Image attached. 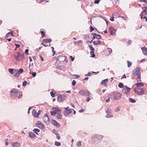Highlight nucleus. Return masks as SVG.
Returning <instances> with one entry per match:
<instances>
[{
	"label": "nucleus",
	"instance_id": "49",
	"mask_svg": "<svg viewBox=\"0 0 147 147\" xmlns=\"http://www.w3.org/2000/svg\"><path fill=\"white\" fill-rule=\"evenodd\" d=\"M36 72H32V75L33 77H35L36 75Z\"/></svg>",
	"mask_w": 147,
	"mask_h": 147
},
{
	"label": "nucleus",
	"instance_id": "18",
	"mask_svg": "<svg viewBox=\"0 0 147 147\" xmlns=\"http://www.w3.org/2000/svg\"><path fill=\"white\" fill-rule=\"evenodd\" d=\"M29 137L32 138H34L36 137L35 134L32 132L29 133Z\"/></svg>",
	"mask_w": 147,
	"mask_h": 147
},
{
	"label": "nucleus",
	"instance_id": "48",
	"mask_svg": "<svg viewBox=\"0 0 147 147\" xmlns=\"http://www.w3.org/2000/svg\"><path fill=\"white\" fill-rule=\"evenodd\" d=\"M140 2L143 1L144 3H147V0H139Z\"/></svg>",
	"mask_w": 147,
	"mask_h": 147
},
{
	"label": "nucleus",
	"instance_id": "30",
	"mask_svg": "<svg viewBox=\"0 0 147 147\" xmlns=\"http://www.w3.org/2000/svg\"><path fill=\"white\" fill-rule=\"evenodd\" d=\"M119 87L121 88H123L124 86L123 84L122 83H120L118 85Z\"/></svg>",
	"mask_w": 147,
	"mask_h": 147
},
{
	"label": "nucleus",
	"instance_id": "1",
	"mask_svg": "<svg viewBox=\"0 0 147 147\" xmlns=\"http://www.w3.org/2000/svg\"><path fill=\"white\" fill-rule=\"evenodd\" d=\"M52 111H50L51 115H55V116L59 119H61L62 117L61 110L57 108H53Z\"/></svg>",
	"mask_w": 147,
	"mask_h": 147
},
{
	"label": "nucleus",
	"instance_id": "58",
	"mask_svg": "<svg viewBox=\"0 0 147 147\" xmlns=\"http://www.w3.org/2000/svg\"><path fill=\"white\" fill-rule=\"evenodd\" d=\"M123 78H126V76H125V74H124L123 75V76L122 77L121 79H123Z\"/></svg>",
	"mask_w": 147,
	"mask_h": 147
},
{
	"label": "nucleus",
	"instance_id": "29",
	"mask_svg": "<svg viewBox=\"0 0 147 147\" xmlns=\"http://www.w3.org/2000/svg\"><path fill=\"white\" fill-rule=\"evenodd\" d=\"M127 64H127V67H130L132 65V63L128 61H127Z\"/></svg>",
	"mask_w": 147,
	"mask_h": 147
},
{
	"label": "nucleus",
	"instance_id": "54",
	"mask_svg": "<svg viewBox=\"0 0 147 147\" xmlns=\"http://www.w3.org/2000/svg\"><path fill=\"white\" fill-rule=\"evenodd\" d=\"M90 100V98L89 97H88L86 98V101L87 102H88Z\"/></svg>",
	"mask_w": 147,
	"mask_h": 147
},
{
	"label": "nucleus",
	"instance_id": "20",
	"mask_svg": "<svg viewBox=\"0 0 147 147\" xmlns=\"http://www.w3.org/2000/svg\"><path fill=\"white\" fill-rule=\"evenodd\" d=\"M20 143L18 142L12 143V145L13 147H20Z\"/></svg>",
	"mask_w": 147,
	"mask_h": 147
},
{
	"label": "nucleus",
	"instance_id": "22",
	"mask_svg": "<svg viewBox=\"0 0 147 147\" xmlns=\"http://www.w3.org/2000/svg\"><path fill=\"white\" fill-rule=\"evenodd\" d=\"M91 35H95L96 36V38L98 39H100L101 38V36L99 34H96L95 33H92L91 34Z\"/></svg>",
	"mask_w": 147,
	"mask_h": 147
},
{
	"label": "nucleus",
	"instance_id": "40",
	"mask_svg": "<svg viewBox=\"0 0 147 147\" xmlns=\"http://www.w3.org/2000/svg\"><path fill=\"white\" fill-rule=\"evenodd\" d=\"M90 54L91 55H92V57H94L95 56V55L94 54V51H90Z\"/></svg>",
	"mask_w": 147,
	"mask_h": 147
},
{
	"label": "nucleus",
	"instance_id": "27",
	"mask_svg": "<svg viewBox=\"0 0 147 147\" xmlns=\"http://www.w3.org/2000/svg\"><path fill=\"white\" fill-rule=\"evenodd\" d=\"M33 131L36 134H38L36 132H39L40 131V130L37 128H35L34 129Z\"/></svg>",
	"mask_w": 147,
	"mask_h": 147
},
{
	"label": "nucleus",
	"instance_id": "5",
	"mask_svg": "<svg viewBox=\"0 0 147 147\" xmlns=\"http://www.w3.org/2000/svg\"><path fill=\"white\" fill-rule=\"evenodd\" d=\"M11 94L10 96L11 97H16L19 96V98L22 96V94H20L19 92L18 91V90L15 88L12 89L11 90Z\"/></svg>",
	"mask_w": 147,
	"mask_h": 147
},
{
	"label": "nucleus",
	"instance_id": "8",
	"mask_svg": "<svg viewBox=\"0 0 147 147\" xmlns=\"http://www.w3.org/2000/svg\"><path fill=\"white\" fill-rule=\"evenodd\" d=\"M131 89L126 86H124L122 89V92L124 94L127 95L130 92Z\"/></svg>",
	"mask_w": 147,
	"mask_h": 147
},
{
	"label": "nucleus",
	"instance_id": "46",
	"mask_svg": "<svg viewBox=\"0 0 147 147\" xmlns=\"http://www.w3.org/2000/svg\"><path fill=\"white\" fill-rule=\"evenodd\" d=\"M132 42V41L131 40H129L127 42V43L128 45H130Z\"/></svg>",
	"mask_w": 147,
	"mask_h": 147
},
{
	"label": "nucleus",
	"instance_id": "34",
	"mask_svg": "<svg viewBox=\"0 0 147 147\" xmlns=\"http://www.w3.org/2000/svg\"><path fill=\"white\" fill-rule=\"evenodd\" d=\"M100 135H95V138L94 140H98V139H99V137H100Z\"/></svg>",
	"mask_w": 147,
	"mask_h": 147
},
{
	"label": "nucleus",
	"instance_id": "28",
	"mask_svg": "<svg viewBox=\"0 0 147 147\" xmlns=\"http://www.w3.org/2000/svg\"><path fill=\"white\" fill-rule=\"evenodd\" d=\"M40 32L41 33V35L42 36V38H43L45 36V33L42 30H41Z\"/></svg>",
	"mask_w": 147,
	"mask_h": 147
},
{
	"label": "nucleus",
	"instance_id": "16",
	"mask_svg": "<svg viewBox=\"0 0 147 147\" xmlns=\"http://www.w3.org/2000/svg\"><path fill=\"white\" fill-rule=\"evenodd\" d=\"M141 49L144 54L147 55V48L146 47L141 48Z\"/></svg>",
	"mask_w": 147,
	"mask_h": 147
},
{
	"label": "nucleus",
	"instance_id": "23",
	"mask_svg": "<svg viewBox=\"0 0 147 147\" xmlns=\"http://www.w3.org/2000/svg\"><path fill=\"white\" fill-rule=\"evenodd\" d=\"M136 85L137 86V88H141V87L144 86V84L142 83H137Z\"/></svg>",
	"mask_w": 147,
	"mask_h": 147
},
{
	"label": "nucleus",
	"instance_id": "62",
	"mask_svg": "<svg viewBox=\"0 0 147 147\" xmlns=\"http://www.w3.org/2000/svg\"><path fill=\"white\" fill-rule=\"evenodd\" d=\"M84 111V110L82 109L81 110H80L79 111V112L80 113H82V112H83Z\"/></svg>",
	"mask_w": 147,
	"mask_h": 147
},
{
	"label": "nucleus",
	"instance_id": "61",
	"mask_svg": "<svg viewBox=\"0 0 147 147\" xmlns=\"http://www.w3.org/2000/svg\"><path fill=\"white\" fill-rule=\"evenodd\" d=\"M31 108V107H30L29 108L28 111V114L30 112V110Z\"/></svg>",
	"mask_w": 147,
	"mask_h": 147
},
{
	"label": "nucleus",
	"instance_id": "26",
	"mask_svg": "<svg viewBox=\"0 0 147 147\" xmlns=\"http://www.w3.org/2000/svg\"><path fill=\"white\" fill-rule=\"evenodd\" d=\"M101 43V41L99 40H98L97 41H94L93 42V44L95 45H98L99 44H100V43Z\"/></svg>",
	"mask_w": 147,
	"mask_h": 147
},
{
	"label": "nucleus",
	"instance_id": "24",
	"mask_svg": "<svg viewBox=\"0 0 147 147\" xmlns=\"http://www.w3.org/2000/svg\"><path fill=\"white\" fill-rule=\"evenodd\" d=\"M57 98L58 101L59 102H61L63 100L62 99V96L61 95L58 96Z\"/></svg>",
	"mask_w": 147,
	"mask_h": 147
},
{
	"label": "nucleus",
	"instance_id": "39",
	"mask_svg": "<svg viewBox=\"0 0 147 147\" xmlns=\"http://www.w3.org/2000/svg\"><path fill=\"white\" fill-rule=\"evenodd\" d=\"M40 114V110H39L38 111V112L37 113L36 115V118H38L39 117V115Z\"/></svg>",
	"mask_w": 147,
	"mask_h": 147
},
{
	"label": "nucleus",
	"instance_id": "11",
	"mask_svg": "<svg viewBox=\"0 0 147 147\" xmlns=\"http://www.w3.org/2000/svg\"><path fill=\"white\" fill-rule=\"evenodd\" d=\"M36 125L37 127L41 129H43L45 128L44 125L39 121H37Z\"/></svg>",
	"mask_w": 147,
	"mask_h": 147
},
{
	"label": "nucleus",
	"instance_id": "59",
	"mask_svg": "<svg viewBox=\"0 0 147 147\" xmlns=\"http://www.w3.org/2000/svg\"><path fill=\"white\" fill-rule=\"evenodd\" d=\"M110 20L113 21L114 20V17H111L110 18Z\"/></svg>",
	"mask_w": 147,
	"mask_h": 147
},
{
	"label": "nucleus",
	"instance_id": "7",
	"mask_svg": "<svg viewBox=\"0 0 147 147\" xmlns=\"http://www.w3.org/2000/svg\"><path fill=\"white\" fill-rule=\"evenodd\" d=\"M79 93L83 96H89L90 93L89 91L87 90L83 89L79 91Z\"/></svg>",
	"mask_w": 147,
	"mask_h": 147
},
{
	"label": "nucleus",
	"instance_id": "19",
	"mask_svg": "<svg viewBox=\"0 0 147 147\" xmlns=\"http://www.w3.org/2000/svg\"><path fill=\"white\" fill-rule=\"evenodd\" d=\"M20 74L17 70H15L13 73V76L17 77H19L20 76Z\"/></svg>",
	"mask_w": 147,
	"mask_h": 147
},
{
	"label": "nucleus",
	"instance_id": "55",
	"mask_svg": "<svg viewBox=\"0 0 147 147\" xmlns=\"http://www.w3.org/2000/svg\"><path fill=\"white\" fill-rule=\"evenodd\" d=\"M141 13H143V14L147 13L146 12V10H144V11H142Z\"/></svg>",
	"mask_w": 147,
	"mask_h": 147
},
{
	"label": "nucleus",
	"instance_id": "50",
	"mask_svg": "<svg viewBox=\"0 0 147 147\" xmlns=\"http://www.w3.org/2000/svg\"><path fill=\"white\" fill-rule=\"evenodd\" d=\"M119 17L122 18L124 20H126L127 19V17H123V16H120Z\"/></svg>",
	"mask_w": 147,
	"mask_h": 147
},
{
	"label": "nucleus",
	"instance_id": "36",
	"mask_svg": "<svg viewBox=\"0 0 147 147\" xmlns=\"http://www.w3.org/2000/svg\"><path fill=\"white\" fill-rule=\"evenodd\" d=\"M50 94L51 96L53 97L55 96V94L53 91L51 92Z\"/></svg>",
	"mask_w": 147,
	"mask_h": 147
},
{
	"label": "nucleus",
	"instance_id": "6",
	"mask_svg": "<svg viewBox=\"0 0 147 147\" xmlns=\"http://www.w3.org/2000/svg\"><path fill=\"white\" fill-rule=\"evenodd\" d=\"M134 90L139 95H142L144 93V90L142 88H135L134 89Z\"/></svg>",
	"mask_w": 147,
	"mask_h": 147
},
{
	"label": "nucleus",
	"instance_id": "13",
	"mask_svg": "<svg viewBox=\"0 0 147 147\" xmlns=\"http://www.w3.org/2000/svg\"><path fill=\"white\" fill-rule=\"evenodd\" d=\"M112 50L111 48H107L104 51L105 54L106 55H109L112 52Z\"/></svg>",
	"mask_w": 147,
	"mask_h": 147
},
{
	"label": "nucleus",
	"instance_id": "47",
	"mask_svg": "<svg viewBox=\"0 0 147 147\" xmlns=\"http://www.w3.org/2000/svg\"><path fill=\"white\" fill-rule=\"evenodd\" d=\"M92 75V74L90 72H89V73H88L87 74H86L85 76H91Z\"/></svg>",
	"mask_w": 147,
	"mask_h": 147
},
{
	"label": "nucleus",
	"instance_id": "31",
	"mask_svg": "<svg viewBox=\"0 0 147 147\" xmlns=\"http://www.w3.org/2000/svg\"><path fill=\"white\" fill-rule=\"evenodd\" d=\"M9 71L11 74H13V69L12 68H9Z\"/></svg>",
	"mask_w": 147,
	"mask_h": 147
},
{
	"label": "nucleus",
	"instance_id": "38",
	"mask_svg": "<svg viewBox=\"0 0 147 147\" xmlns=\"http://www.w3.org/2000/svg\"><path fill=\"white\" fill-rule=\"evenodd\" d=\"M129 101L131 102L134 103L136 102V100L132 98H129Z\"/></svg>",
	"mask_w": 147,
	"mask_h": 147
},
{
	"label": "nucleus",
	"instance_id": "4",
	"mask_svg": "<svg viewBox=\"0 0 147 147\" xmlns=\"http://www.w3.org/2000/svg\"><path fill=\"white\" fill-rule=\"evenodd\" d=\"M121 96L120 93L117 92H114L111 93L110 96V98L113 100H119Z\"/></svg>",
	"mask_w": 147,
	"mask_h": 147
},
{
	"label": "nucleus",
	"instance_id": "60",
	"mask_svg": "<svg viewBox=\"0 0 147 147\" xmlns=\"http://www.w3.org/2000/svg\"><path fill=\"white\" fill-rule=\"evenodd\" d=\"M44 43H45V42H42V43H41V44H42L45 47H47V46L46 45H45V44H44Z\"/></svg>",
	"mask_w": 147,
	"mask_h": 147
},
{
	"label": "nucleus",
	"instance_id": "44",
	"mask_svg": "<svg viewBox=\"0 0 147 147\" xmlns=\"http://www.w3.org/2000/svg\"><path fill=\"white\" fill-rule=\"evenodd\" d=\"M94 30V28L92 26H91L90 27V32H92Z\"/></svg>",
	"mask_w": 147,
	"mask_h": 147
},
{
	"label": "nucleus",
	"instance_id": "10",
	"mask_svg": "<svg viewBox=\"0 0 147 147\" xmlns=\"http://www.w3.org/2000/svg\"><path fill=\"white\" fill-rule=\"evenodd\" d=\"M107 113V118L111 117H113L111 110L110 108H108L106 111Z\"/></svg>",
	"mask_w": 147,
	"mask_h": 147
},
{
	"label": "nucleus",
	"instance_id": "57",
	"mask_svg": "<svg viewBox=\"0 0 147 147\" xmlns=\"http://www.w3.org/2000/svg\"><path fill=\"white\" fill-rule=\"evenodd\" d=\"M52 51L53 53V55L54 56L55 54V53H56L55 51H54V50H52Z\"/></svg>",
	"mask_w": 147,
	"mask_h": 147
},
{
	"label": "nucleus",
	"instance_id": "14",
	"mask_svg": "<svg viewBox=\"0 0 147 147\" xmlns=\"http://www.w3.org/2000/svg\"><path fill=\"white\" fill-rule=\"evenodd\" d=\"M109 30L110 33V34L112 35H115V34L116 30L112 27L109 28Z\"/></svg>",
	"mask_w": 147,
	"mask_h": 147
},
{
	"label": "nucleus",
	"instance_id": "12",
	"mask_svg": "<svg viewBox=\"0 0 147 147\" xmlns=\"http://www.w3.org/2000/svg\"><path fill=\"white\" fill-rule=\"evenodd\" d=\"M140 15L141 16V18L142 21H147V13H141Z\"/></svg>",
	"mask_w": 147,
	"mask_h": 147
},
{
	"label": "nucleus",
	"instance_id": "43",
	"mask_svg": "<svg viewBox=\"0 0 147 147\" xmlns=\"http://www.w3.org/2000/svg\"><path fill=\"white\" fill-rule=\"evenodd\" d=\"M23 71L24 70L22 68H20L19 70V73H22L23 72Z\"/></svg>",
	"mask_w": 147,
	"mask_h": 147
},
{
	"label": "nucleus",
	"instance_id": "63",
	"mask_svg": "<svg viewBox=\"0 0 147 147\" xmlns=\"http://www.w3.org/2000/svg\"><path fill=\"white\" fill-rule=\"evenodd\" d=\"M8 33L9 34H11V35H13V31L9 32H8Z\"/></svg>",
	"mask_w": 147,
	"mask_h": 147
},
{
	"label": "nucleus",
	"instance_id": "56",
	"mask_svg": "<svg viewBox=\"0 0 147 147\" xmlns=\"http://www.w3.org/2000/svg\"><path fill=\"white\" fill-rule=\"evenodd\" d=\"M28 49H26L25 51V53L28 54Z\"/></svg>",
	"mask_w": 147,
	"mask_h": 147
},
{
	"label": "nucleus",
	"instance_id": "53",
	"mask_svg": "<svg viewBox=\"0 0 147 147\" xmlns=\"http://www.w3.org/2000/svg\"><path fill=\"white\" fill-rule=\"evenodd\" d=\"M56 137L58 140H59L60 139V136H59L58 134L57 135Z\"/></svg>",
	"mask_w": 147,
	"mask_h": 147
},
{
	"label": "nucleus",
	"instance_id": "37",
	"mask_svg": "<svg viewBox=\"0 0 147 147\" xmlns=\"http://www.w3.org/2000/svg\"><path fill=\"white\" fill-rule=\"evenodd\" d=\"M81 145V141H79L77 143V146L78 147H80Z\"/></svg>",
	"mask_w": 147,
	"mask_h": 147
},
{
	"label": "nucleus",
	"instance_id": "51",
	"mask_svg": "<svg viewBox=\"0 0 147 147\" xmlns=\"http://www.w3.org/2000/svg\"><path fill=\"white\" fill-rule=\"evenodd\" d=\"M69 57L71 59V60L72 61H74V58L73 57H72V56H69Z\"/></svg>",
	"mask_w": 147,
	"mask_h": 147
},
{
	"label": "nucleus",
	"instance_id": "42",
	"mask_svg": "<svg viewBox=\"0 0 147 147\" xmlns=\"http://www.w3.org/2000/svg\"><path fill=\"white\" fill-rule=\"evenodd\" d=\"M76 82L75 80H73L72 82V84L73 86H75L76 84Z\"/></svg>",
	"mask_w": 147,
	"mask_h": 147
},
{
	"label": "nucleus",
	"instance_id": "9",
	"mask_svg": "<svg viewBox=\"0 0 147 147\" xmlns=\"http://www.w3.org/2000/svg\"><path fill=\"white\" fill-rule=\"evenodd\" d=\"M66 110L64 113V114L65 115H67L68 114H71L72 112V109H69V107L67 106L66 108H65Z\"/></svg>",
	"mask_w": 147,
	"mask_h": 147
},
{
	"label": "nucleus",
	"instance_id": "45",
	"mask_svg": "<svg viewBox=\"0 0 147 147\" xmlns=\"http://www.w3.org/2000/svg\"><path fill=\"white\" fill-rule=\"evenodd\" d=\"M100 0H96L94 1V3L95 4H97L99 3Z\"/></svg>",
	"mask_w": 147,
	"mask_h": 147
},
{
	"label": "nucleus",
	"instance_id": "21",
	"mask_svg": "<svg viewBox=\"0 0 147 147\" xmlns=\"http://www.w3.org/2000/svg\"><path fill=\"white\" fill-rule=\"evenodd\" d=\"M52 40L50 38L45 39L43 40L44 42L45 43L50 42Z\"/></svg>",
	"mask_w": 147,
	"mask_h": 147
},
{
	"label": "nucleus",
	"instance_id": "32",
	"mask_svg": "<svg viewBox=\"0 0 147 147\" xmlns=\"http://www.w3.org/2000/svg\"><path fill=\"white\" fill-rule=\"evenodd\" d=\"M55 145L57 146H60L61 145V144L59 142H58L55 141Z\"/></svg>",
	"mask_w": 147,
	"mask_h": 147
},
{
	"label": "nucleus",
	"instance_id": "41",
	"mask_svg": "<svg viewBox=\"0 0 147 147\" xmlns=\"http://www.w3.org/2000/svg\"><path fill=\"white\" fill-rule=\"evenodd\" d=\"M27 82L26 81H24L22 83V85L24 86H25L27 84Z\"/></svg>",
	"mask_w": 147,
	"mask_h": 147
},
{
	"label": "nucleus",
	"instance_id": "35",
	"mask_svg": "<svg viewBox=\"0 0 147 147\" xmlns=\"http://www.w3.org/2000/svg\"><path fill=\"white\" fill-rule=\"evenodd\" d=\"M91 45H90L89 46V47L90 48V49L91 51H94V48L93 47H92Z\"/></svg>",
	"mask_w": 147,
	"mask_h": 147
},
{
	"label": "nucleus",
	"instance_id": "17",
	"mask_svg": "<svg viewBox=\"0 0 147 147\" xmlns=\"http://www.w3.org/2000/svg\"><path fill=\"white\" fill-rule=\"evenodd\" d=\"M108 82V79H106L103 80L101 82V83L102 84H103L105 86H107V83Z\"/></svg>",
	"mask_w": 147,
	"mask_h": 147
},
{
	"label": "nucleus",
	"instance_id": "2",
	"mask_svg": "<svg viewBox=\"0 0 147 147\" xmlns=\"http://www.w3.org/2000/svg\"><path fill=\"white\" fill-rule=\"evenodd\" d=\"M14 57L16 61L21 62L23 61L24 59V54L18 52H16L14 54Z\"/></svg>",
	"mask_w": 147,
	"mask_h": 147
},
{
	"label": "nucleus",
	"instance_id": "15",
	"mask_svg": "<svg viewBox=\"0 0 147 147\" xmlns=\"http://www.w3.org/2000/svg\"><path fill=\"white\" fill-rule=\"evenodd\" d=\"M51 123L52 124L55 125L56 126L59 127L60 125L59 123L55 120L52 119L51 121Z\"/></svg>",
	"mask_w": 147,
	"mask_h": 147
},
{
	"label": "nucleus",
	"instance_id": "25",
	"mask_svg": "<svg viewBox=\"0 0 147 147\" xmlns=\"http://www.w3.org/2000/svg\"><path fill=\"white\" fill-rule=\"evenodd\" d=\"M37 113L35 109H34L32 111V115L35 117Z\"/></svg>",
	"mask_w": 147,
	"mask_h": 147
},
{
	"label": "nucleus",
	"instance_id": "33",
	"mask_svg": "<svg viewBox=\"0 0 147 147\" xmlns=\"http://www.w3.org/2000/svg\"><path fill=\"white\" fill-rule=\"evenodd\" d=\"M83 42L82 41V40H80L77 42H74V43L75 44H78L79 43H82Z\"/></svg>",
	"mask_w": 147,
	"mask_h": 147
},
{
	"label": "nucleus",
	"instance_id": "3",
	"mask_svg": "<svg viewBox=\"0 0 147 147\" xmlns=\"http://www.w3.org/2000/svg\"><path fill=\"white\" fill-rule=\"evenodd\" d=\"M140 69L139 67L136 68L133 71V75L134 76H137V82H140L141 81L140 78L141 74L140 72Z\"/></svg>",
	"mask_w": 147,
	"mask_h": 147
},
{
	"label": "nucleus",
	"instance_id": "52",
	"mask_svg": "<svg viewBox=\"0 0 147 147\" xmlns=\"http://www.w3.org/2000/svg\"><path fill=\"white\" fill-rule=\"evenodd\" d=\"M15 45L16 46V48H19L20 47V45L17 44H15Z\"/></svg>",
	"mask_w": 147,
	"mask_h": 147
},
{
	"label": "nucleus",
	"instance_id": "64",
	"mask_svg": "<svg viewBox=\"0 0 147 147\" xmlns=\"http://www.w3.org/2000/svg\"><path fill=\"white\" fill-rule=\"evenodd\" d=\"M120 108L121 107H118L117 108V110H116V111H119Z\"/></svg>",
	"mask_w": 147,
	"mask_h": 147
}]
</instances>
